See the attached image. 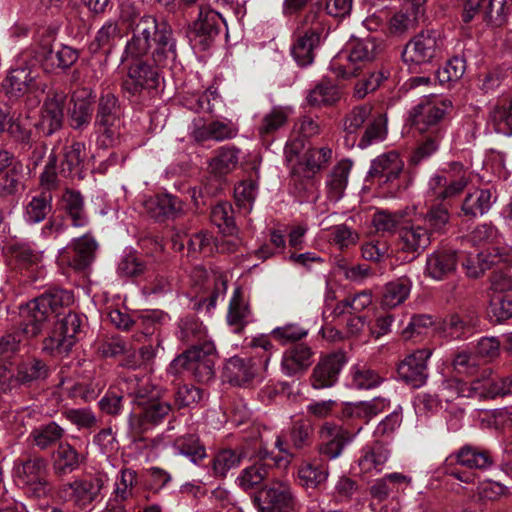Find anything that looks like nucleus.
<instances>
[{"label":"nucleus","instance_id":"nucleus-1","mask_svg":"<svg viewBox=\"0 0 512 512\" xmlns=\"http://www.w3.org/2000/svg\"><path fill=\"white\" fill-rule=\"evenodd\" d=\"M132 33L125 46V59L140 60L152 47V57L158 66H165L176 58V40L168 24H159L155 17H146Z\"/></svg>","mask_w":512,"mask_h":512},{"label":"nucleus","instance_id":"nucleus-2","mask_svg":"<svg viewBox=\"0 0 512 512\" xmlns=\"http://www.w3.org/2000/svg\"><path fill=\"white\" fill-rule=\"evenodd\" d=\"M73 302V293L61 288L50 289L33 299L21 309L23 334L27 337L39 335L51 316H60Z\"/></svg>","mask_w":512,"mask_h":512},{"label":"nucleus","instance_id":"nucleus-3","mask_svg":"<svg viewBox=\"0 0 512 512\" xmlns=\"http://www.w3.org/2000/svg\"><path fill=\"white\" fill-rule=\"evenodd\" d=\"M374 38L351 40L344 51L339 52L330 62V70L337 78L350 79L372 62L379 51Z\"/></svg>","mask_w":512,"mask_h":512},{"label":"nucleus","instance_id":"nucleus-4","mask_svg":"<svg viewBox=\"0 0 512 512\" xmlns=\"http://www.w3.org/2000/svg\"><path fill=\"white\" fill-rule=\"evenodd\" d=\"M472 180V170L460 162H450L428 180L427 201H447L460 195Z\"/></svg>","mask_w":512,"mask_h":512},{"label":"nucleus","instance_id":"nucleus-5","mask_svg":"<svg viewBox=\"0 0 512 512\" xmlns=\"http://www.w3.org/2000/svg\"><path fill=\"white\" fill-rule=\"evenodd\" d=\"M225 25L222 15L206 6H201L197 19L188 26L186 36L195 50H207Z\"/></svg>","mask_w":512,"mask_h":512},{"label":"nucleus","instance_id":"nucleus-6","mask_svg":"<svg viewBox=\"0 0 512 512\" xmlns=\"http://www.w3.org/2000/svg\"><path fill=\"white\" fill-rule=\"evenodd\" d=\"M254 502L259 512H292L297 506L292 487L281 480L264 485L255 495Z\"/></svg>","mask_w":512,"mask_h":512},{"label":"nucleus","instance_id":"nucleus-7","mask_svg":"<svg viewBox=\"0 0 512 512\" xmlns=\"http://www.w3.org/2000/svg\"><path fill=\"white\" fill-rule=\"evenodd\" d=\"M448 99L424 97L409 113L413 126L421 133L443 130L441 122L451 108Z\"/></svg>","mask_w":512,"mask_h":512},{"label":"nucleus","instance_id":"nucleus-8","mask_svg":"<svg viewBox=\"0 0 512 512\" xmlns=\"http://www.w3.org/2000/svg\"><path fill=\"white\" fill-rule=\"evenodd\" d=\"M442 45L438 31H421L406 44L402 59L410 68L429 63L437 56Z\"/></svg>","mask_w":512,"mask_h":512},{"label":"nucleus","instance_id":"nucleus-9","mask_svg":"<svg viewBox=\"0 0 512 512\" xmlns=\"http://www.w3.org/2000/svg\"><path fill=\"white\" fill-rule=\"evenodd\" d=\"M324 15L311 10L306 15V23L310 28L300 36L292 47V56L299 66L305 67L314 61V50L320 43L321 34L325 30Z\"/></svg>","mask_w":512,"mask_h":512},{"label":"nucleus","instance_id":"nucleus-10","mask_svg":"<svg viewBox=\"0 0 512 512\" xmlns=\"http://www.w3.org/2000/svg\"><path fill=\"white\" fill-rule=\"evenodd\" d=\"M134 405L135 409L131 413L130 419L134 416L139 418L141 430L161 423L172 409L168 401L159 398L155 388L146 396H140V400Z\"/></svg>","mask_w":512,"mask_h":512},{"label":"nucleus","instance_id":"nucleus-11","mask_svg":"<svg viewBox=\"0 0 512 512\" xmlns=\"http://www.w3.org/2000/svg\"><path fill=\"white\" fill-rule=\"evenodd\" d=\"M105 480L102 476L77 478L61 487V497L78 507H86L100 494Z\"/></svg>","mask_w":512,"mask_h":512},{"label":"nucleus","instance_id":"nucleus-12","mask_svg":"<svg viewBox=\"0 0 512 512\" xmlns=\"http://www.w3.org/2000/svg\"><path fill=\"white\" fill-rule=\"evenodd\" d=\"M430 231L422 223L421 216L412 218L411 213L399 230V247L408 253H419L430 244Z\"/></svg>","mask_w":512,"mask_h":512},{"label":"nucleus","instance_id":"nucleus-13","mask_svg":"<svg viewBox=\"0 0 512 512\" xmlns=\"http://www.w3.org/2000/svg\"><path fill=\"white\" fill-rule=\"evenodd\" d=\"M47 376L48 368L45 363L38 359H28L18 365L16 378L6 368L0 369V387L6 392L15 388L19 383L28 384L45 379Z\"/></svg>","mask_w":512,"mask_h":512},{"label":"nucleus","instance_id":"nucleus-14","mask_svg":"<svg viewBox=\"0 0 512 512\" xmlns=\"http://www.w3.org/2000/svg\"><path fill=\"white\" fill-rule=\"evenodd\" d=\"M431 354L429 349H420L409 354L398 365L399 377L414 388L423 386L428 378L427 360Z\"/></svg>","mask_w":512,"mask_h":512},{"label":"nucleus","instance_id":"nucleus-15","mask_svg":"<svg viewBox=\"0 0 512 512\" xmlns=\"http://www.w3.org/2000/svg\"><path fill=\"white\" fill-rule=\"evenodd\" d=\"M118 111V100L113 94L107 93L101 96L95 125L98 127V131L105 137L103 140L105 144H112L119 133Z\"/></svg>","mask_w":512,"mask_h":512},{"label":"nucleus","instance_id":"nucleus-16","mask_svg":"<svg viewBox=\"0 0 512 512\" xmlns=\"http://www.w3.org/2000/svg\"><path fill=\"white\" fill-rule=\"evenodd\" d=\"M346 363L342 352L329 354L317 363L310 377L314 389H325L334 386L338 376Z\"/></svg>","mask_w":512,"mask_h":512},{"label":"nucleus","instance_id":"nucleus-17","mask_svg":"<svg viewBox=\"0 0 512 512\" xmlns=\"http://www.w3.org/2000/svg\"><path fill=\"white\" fill-rule=\"evenodd\" d=\"M160 82L158 70L142 60L134 61L128 69L123 87L132 95L143 89H156Z\"/></svg>","mask_w":512,"mask_h":512},{"label":"nucleus","instance_id":"nucleus-18","mask_svg":"<svg viewBox=\"0 0 512 512\" xmlns=\"http://www.w3.org/2000/svg\"><path fill=\"white\" fill-rule=\"evenodd\" d=\"M321 439L320 452L329 459L338 458L344 447L350 443L354 435L343 427L333 423L325 422L319 430Z\"/></svg>","mask_w":512,"mask_h":512},{"label":"nucleus","instance_id":"nucleus-19","mask_svg":"<svg viewBox=\"0 0 512 512\" xmlns=\"http://www.w3.org/2000/svg\"><path fill=\"white\" fill-rule=\"evenodd\" d=\"M391 451L381 442L364 446L360 451L358 467L362 477H372L381 473L389 460Z\"/></svg>","mask_w":512,"mask_h":512},{"label":"nucleus","instance_id":"nucleus-20","mask_svg":"<svg viewBox=\"0 0 512 512\" xmlns=\"http://www.w3.org/2000/svg\"><path fill=\"white\" fill-rule=\"evenodd\" d=\"M425 0H402V9L395 13L388 22L389 33L402 36L417 24L419 15L424 12Z\"/></svg>","mask_w":512,"mask_h":512},{"label":"nucleus","instance_id":"nucleus-21","mask_svg":"<svg viewBox=\"0 0 512 512\" xmlns=\"http://www.w3.org/2000/svg\"><path fill=\"white\" fill-rule=\"evenodd\" d=\"M66 95L63 92L49 94L44 101L38 123L43 133L51 135L62 126Z\"/></svg>","mask_w":512,"mask_h":512},{"label":"nucleus","instance_id":"nucleus-22","mask_svg":"<svg viewBox=\"0 0 512 512\" xmlns=\"http://www.w3.org/2000/svg\"><path fill=\"white\" fill-rule=\"evenodd\" d=\"M456 464L470 469L485 470L493 465V457L488 450L472 445H464L448 456L444 462V466H455Z\"/></svg>","mask_w":512,"mask_h":512},{"label":"nucleus","instance_id":"nucleus-23","mask_svg":"<svg viewBox=\"0 0 512 512\" xmlns=\"http://www.w3.org/2000/svg\"><path fill=\"white\" fill-rule=\"evenodd\" d=\"M145 211L154 219H175L184 213V204L171 194L149 197L143 203Z\"/></svg>","mask_w":512,"mask_h":512},{"label":"nucleus","instance_id":"nucleus-24","mask_svg":"<svg viewBox=\"0 0 512 512\" xmlns=\"http://www.w3.org/2000/svg\"><path fill=\"white\" fill-rule=\"evenodd\" d=\"M40 51V62L46 72H52L57 68L67 69L78 59L77 50L70 46L60 45L55 49L47 43L41 46Z\"/></svg>","mask_w":512,"mask_h":512},{"label":"nucleus","instance_id":"nucleus-25","mask_svg":"<svg viewBox=\"0 0 512 512\" xmlns=\"http://www.w3.org/2000/svg\"><path fill=\"white\" fill-rule=\"evenodd\" d=\"M96 248L97 243L95 239L86 234L74 240L71 254L68 247L64 248L61 251V254L63 255V258L67 259L71 267L77 270H82L92 263Z\"/></svg>","mask_w":512,"mask_h":512},{"label":"nucleus","instance_id":"nucleus-26","mask_svg":"<svg viewBox=\"0 0 512 512\" xmlns=\"http://www.w3.org/2000/svg\"><path fill=\"white\" fill-rule=\"evenodd\" d=\"M140 490L138 473L128 467H122L113 481L111 497L115 502H126L134 499Z\"/></svg>","mask_w":512,"mask_h":512},{"label":"nucleus","instance_id":"nucleus-27","mask_svg":"<svg viewBox=\"0 0 512 512\" xmlns=\"http://www.w3.org/2000/svg\"><path fill=\"white\" fill-rule=\"evenodd\" d=\"M511 259L512 256L510 254V249H506L503 255L499 252L495 254L480 252L475 255H467L466 258L462 261V266L465 269L466 275L468 277L478 278L492 266L501 262L509 263Z\"/></svg>","mask_w":512,"mask_h":512},{"label":"nucleus","instance_id":"nucleus-28","mask_svg":"<svg viewBox=\"0 0 512 512\" xmlns=\"http://www.w3.org/2000/svg\"><path fill=\"white\" fill-rule=\"evenodd\" d=\"M72 108L69 109L70 126L74 129H84L92 119L93 97L86 90L75 92L71 98Z\"/></svg>","mask_w":512,"mask_h":512},{"label":"nucleus","instance_id":"nucleus-29","mask_svg":"<svg viewBox=\"0 0 512 512\" xmlns=\"http://www.w3.org/2000/svg\"><path fill=\"white\" fill-rule=\"evenodd\" d=\"M308 440V428L303 424L295 423L288 431L277 435L274 445L281 453L293 458L295 451L304 448Z\"/></svg>","mask_w":512,"mask_h":512},{"label":"nucleus","instance_id":"nucleus-30","mask_svg":"<svg viewBox=\"0 0 512 512\" xmlns=\"http://www.w3.org/2000/svg\"><path fill=\"white\" fill-rule=\"evenodd\" d=\"M456 264L454 251L440 249L427 256L425 271L431 278L442 280L455 270Z\"/></svg>","mask_w":512,"mask_h":512},{"label":"nucleus","instance_id":"nucleus-31","mask_svg":"<svg viewBox=\"0 0 512 512\" xmlns=\"http://www.w3.org/2000/svg\"><path fill=\"white\" fill-rule=\"evenodd\" d=\"M311 363V349L308 346L299 344L284 353L281 369L286 376L292 377L304 372Z\"/></svg>","mask_w":512,"mask_h":512},{"label":"nucleus","instance_id":"nucleus-32","mask_svg":"<svg viewBox=\"0 0 512 512\" xmlns=\"http://www.w3.org/2000/svg\"><path fill=\"white\" fill-rule=\"evenodd\" d=\"M404 163L395 151L377 157L371 164L369 173L378 176L383 182H391L398 178Z\"/></svg>","mask_w":512,"mask_h":512},{"label":"nucleus","instance_id":"nucleus-33","mask_svg":"<svg viewBox=\"0 0 512 512\" xmlns=\"http://www.w3.org/2000/svg\"><path fill=\"white\" fill-rule=\"evenodd\" d=\"M227 380L234 385H245L256 376L255 363L249 358L232 357L224 369Z\"/></svg>","mask_w":512,"mask_h":512},{"label":"nucleus","instance_id":"nucleus-34","mask_svg":"<svg viewBox=\"0 0 512 512\" xmlns=\"http://www.w3.org/2000/svg\"><path fill=\"white\" fill-rule=\"evenodd\" d=\"M412 282L406 277H401L384 285L380 305L384 309H393L403 304L409 297Z\"/></svg>","mask_w":512,"mask_h":512},{"label":"nucleus","instance_id":"nucleus-35","mask_svg":"<svg viewBox=\"0 0 512 512\" xmlns=\"http://www.w3.org/2000/svg\"><path fill=\"white\" fill-rule=\"evenodd\" d=\"M61 208L66 212L74 227H85L89 223L80 192L67 189L61 198Z\"/></svg>","mask_w":512,"mask_h":512},{"label":"nucleus","instance_id":"nucleus-36","mask_svg":"<svg viewBox=\"0 0 512 512\" xmlns=\"http://www.w3.org/2000/svg\"><path fill=\"white\" fill-rule=\"evenodd\" d=\"M248 457H250V455L245 447L222 449L217 452L213 458V473L217 477H225L229 470L237 468L241 462Z\"/></svg>","mask_w":512,"mask_h":512},{"label":"nucleus","instance_id":"nucleus-37","mask_svg":"<svg viewBox=\"0 0 512 512\" xmlns=\"http://www.w3.org/2000/svg\"><path fill=\"white\" fill-rule=\"evenodd\" d=\"M495 199L488 189H476L466 195L461 210L466 216H482L489 211Z\"/></svg>","mask_w":512,"mask_h":512},{"label":"nucleus","instance_id":"nucleus-38","mask_svg":"<svg viewBox=\"0 0 512 512\" xmlns=\"http://www.w3.org/2000/svg\"><path fill=\"white\" fill-rule=\"evenodd\" d=\"M262 457L260 461L244 468L236 478V484L244 491L254 489L260 485L265 479L269 477L272 469L271 465L263 462Z\"/></svg>","mask_w":512,"mask_h":512},{"label":"nucleus","instance_id":"nucleus-39","mask_svg":"<svg viewBox=\"0 0 512 512\" xmlns=\"http://www.w3.org/2000/svg\"><path fill=\"white\" fill-rule=\"evenodd\" d=\"M45 467L44 459L36 457L15 465L14 473L22 485H41Z\"/></svg>","mask_w":512,"mask_h":512},{"label":"nucleus","instance_id":"nucleus-40","mask_svg":"<svg viewBox=\"0 0 512 512\" xmlns=\"http://www.w3.org/2000/svg\"><path fill=\"white\" fill-rule=\"evenodd\" d=\"M35 76L28 66L12 68L5 80L4 87L11 96L25 94L33 85Z\"/></svg>","mask_w":512,"mask_h":512},{"label":"nucleus","instance_id":"nucleus-41","mask_svg":"<svg viewBox=\"0 0 512 512\" xmlns=\"http://www.w3.org/2000/svg\"><path fill=\"white\" fill-rule=\"evenodd\" d=\"M372 116V107L369 104L356 106L349 111L342 120V129L346 133V141L351 140L352 145H354L357 132Z\"/></svg>","mask_w":512,"mask_h":512},{"label":"nucleus","instance_id":"nucleus-42","mask_svg":"<svg viewBox=\"0 0 512 512\" xmlns=\"http://www.w3.org/2000/svg\"><path fill=\"white\" fill-rule=\"evenodd\" d=\"M302 487L315 489L325 483L329 476L328 467L318 462H303L297 472Z\"/></svg>","mask_w":512,"mask_h":512},{"label":"nucleus","instance_id":"nucleus-43","mask_svg":"<svg viewBox=\"0 0 512 512\" xmlns=\"http://www.w3.org/2000/svg\"><path fill=\"white\" fill-rule=\"evenodd\" d=\"M383 377L368 365L363 363L355 364L349 373V386L355 389H372L379 386Z\"/></svg>","mask_w":512,"mask_h":512},{"label":"nucleus","instance_id":"nucleus-44","mask_svg":"<svg viewBox=\"0 0 512 512\" xmlns=\"http://www.w3.org/2000/svg\"><path fill=\"white\" fill-rule=\"evenodd\" d=\"M15 269L33 273L42 267L43 251L31 245H19L14 251Z\"/></svg>","mask_w":512,"mask_h":512},{"label":"nucleus","instance_id":"nucleus-45","mask_svg":"<svg viewBox=\"0 0 512 512\" xmlns=\"http://www.w3.org/2000/svg\"><path fill=\"white\" fill-rule=\"evenodd\" d=\"M341 97L338 87L330 82H321L311 89L306 97L307 103L313 107L329 106Z\"/></svg>","mask_w":512,"mask_h":512},{"label":"nucleus","instance_id":"nucleus-46","mask_svg":"<svg viewBox=\"0 0 512 512\" xmlns=\"http://www.w3.org/2000/svg\"><path fill=\"white\" fill-rule=\"evenodd\" d=\"M387 135V118L384 114L378 113L371 117L364 134L358 142V147L365 149L368 146L382 142Z\"/></svg>","mask_w":512,"mask_h":512},{"label":"nucleus","instance_id":"nucleus-47","mask_svg":"<svg viewBox=\"0 0 512 512\" xmlns=\"http://www.w3.org/2000/svg\"><path fill=\"white\" fill-rule=\"evenodd\" d=\"M81 462L78 452L70 444H60L54 456V469L59 475L76 470Z\"/></svg>","mask_w":512,"mask_h":512},{"label":"nucleus","instance_id":"nucleus-48","mask_svg":"<svg viewBox=\"0 0 512 512\" xmlns=\"http://www.w3.org/2000/svg\"><path fill=\"white\" fill-rule=\"evenodd\" d=\"M351 170L349 162H341L336 165L327 180L328 197L332 201H338L347 186Z\"/></svg>","mask_w":512,"mask_h":512},{"label":"nucleus","instance_id":"nucleus-49","mask_svg":"<svg viewBox=\"0 0 512 512\" xmlns=\"http://www.w3.org/2000/svg\"><path fill=\"white\" fill-rule=\"evenodd\" d=\"M474 390H481L485 397L495 398L512 394V376L509 377H490L482 381H476Z\"/></svg>","mask_w":512,"mask_h":512},{"label":"nucleus","instance_id":"nucleus-50","mask_svg":"<svg viewBox=\"0 0 512 512\" xmlns=\"http://www.w3.org/2000/svg\"><path fill=\"white\" fill-rule=\"evenodd\" d=\"M52 196L43 192L33 196L25 206L24 218L28 223L36 224L43 221L51 210Z\"/></svg>","mask_w":512,"mask_h":512},{"label":"nucleus","instance_id":"nucleus-51","mask_svg":"<svg viewBox=\"0 0 512 512\" xmlns=\"http://www.w3.org/2000/svg\"><path fill=\"white\" fill-rule=\"evenodd\" d=\"M85 154V146L82 143H73L64 149V159L61 163V174L65 177L80 175L81 164Z\"/></svg>","mask_w":512,"mask_h":512},{"label":"nucleus","instance_id":"nucleus-52","mask_svg":"<svg viewBox=\"0 0 512 512\" xmlns=\"http://www.w3.org/2000/svg\"><path fill=\"white\" fill-rule=\"evenodd\" d=\"M208 345H214V343L211 341H204L201 344L192 346L181 356L177 357L171 362L169 366V372L172 374H177L179 373V368L181 367L204 362L207 358L206 350Z\"/></svg>","mask_w":512,"mask_h":512},{"label":"nucleus","instance_id":"nucleus-53","mask_svg":"<svg viewBox=\"0 0 512 512\" xmlns=\"http://www.w3.org/2000/svg\"><path fill=\"white\" fill-rule=\"evenodd\" d=\"M240 150L233 146H224L210 161V168L217 174H226L236 168Z\"/></svg>","mask_w":512,"mask_h":512},{"label":"nucleus","instance_id":"nucleus-54","mask_svg":"<svg viewBox=\"0 0 512 512\" xmlns=\"http://www.w3.org/2000/svg\"><path fill=\"white\" fill-rule=\"evenodd\" d=\"M173 448L176 453L188 457L195 464L206 457L205 447L199 443V439L195 435L176 439Z\"/></svg>","mask_w":512,"mask_h":512},{"label":"nucleus","instance_id":"nucleus-55","mask_svg":"<svg viewBox=\"0 0 512 512\" xmlns=\"http://www.w3.org/2000/svg\"><path fill=\"white\" fill-rule=\"evenodd\" d=\"M387 406L388 401L386 399L376 397L370 401L349 403L347 405V411L352 417L363 418L368 422Z\"/></svg>","mask_w":512,"mask_h":512},{"label":"nucleus","instance_id":"nucleus-56","mask_svg":"<svg viewBox=\"0 0 512 512\" xmlns=\"http://www.w3.org/2000/svg\"><path fill=\"white\" fill-rule=\"evenodd\" d=\"M409 214L410 211L406 210L395 213L378 211L373 215L372 224L380 232H393L396 229L399 231L401 226L405 224V219Z\"/></svg>","mask_w":512,"mask_h":512},{"label":"nucleus","instance_id":"nucleus-57","mask_svg":"<svg viewBox=\"0 0 512 512\" xmlns=\"http://www.w3.org/2000/svg\"><path fill=\"white\" fill-rule=\"evenodd\" d=\"M490 121L497 133L512 135V99L504 104L496 105L490 112Z\"/></svg>","mask_w":512,"mask_h":512},{"label":"nucleus","instance_id":"nucleus-58","mask_svg":"<svg viewBox=\"0 0 512 512\" xmlns=\"http://www.w3.org/2000/svg\"><path fill=\"white\" fill-rule=\"evenodd\" d=\"M290 109L276 106L267 112L258 127L261 136L269 135L280 129L288 120Z\"/></svg>","mask_w":512,"mask_h":512},{"label":"nucleus","instance_id":"nucleus-59","mask_svg":"<svg viewBox=\"0 0 512 512\" xmlns=\"http://www.w3.org/2000/svg\"><path fill=\"white\" fill-rule=\"evenodd\" d=\"M206 355L208 358L204 362L184 367L194 375L197 381L202 383H208L214 378V366L217 359L215 345L207 346Z\"/></svg>","mask_w":512,"mask_h":512},{"label":"nucleus","instance_id":"nucleus-60","mask_svg":"<svg viewBox=\"0 0 512 512\" xmlns=\"http://www.w3.org/2000/svg\"><path fill=\"white\" fill-rule=\"evenodd\" d=\"M64 429L55 422L40 426L32 431L33 443L40 449H46L62 438Z\"/></svg>","mask_w":512,"mask_h":512},{"label":"nucleus","instance_id":"nucleus-61","mask_svg":"<svg viewBox=\"0 0 512 512\" xmlns=\"http://www.w3.org/2000/svg\"><path fill=\"white\" fill-rule=\"evenodd\" d=\"M429 135L417 147L410 157V162L413 165H418L422 161L431 157L439 148L441 139L443 138V130H435V132H428Z\"/></svg>","mask_w":512,"mask_h":512},{"label":"nucleus","instance_id":"nucleus-62","mask_svg":"<svg viewBox=\"0 0 512 512\" xmlns=\"http://www.w3.org/2000/svg\"><path fill=\"white\" fill-rule=\"evenodd\" d=\"M249 318L248 306L241 299L239 291L235 290L233 297L230 300L229 310L227 315L228 324L235 326V331L239 332Z\"/></svg>","mask_w":512,"mask_h":512},{"label":"nucleus","instance_id":"nucleus-63","mask_svg":"<svg viewBox=\"0 0 512 512\" xmlns=\"http://www.w3.org/2000/svg\"><path fill=\"white\" fill-rule=\"evenodd\" d=\"M372 303V293L369 290H363L354 296H349L340 301L335 309L338 314L358 313L369 307Z\"/></svg>","mask_w":512,"mask_h":512},{"label":"nucleus","instance_id":"nucleus-64","mask_svg":"<svg viewBox=\"0 0 512 512\" xmlns=\"http://www.w3.org/2000/svg\"><path fill=\"white\" fill-rule=\"evenodd\" d=\"M490 313L498 322L512 318V292L492 295Z\"/></svg>","mask_w":512,"mask_h":512}]
</instances>
